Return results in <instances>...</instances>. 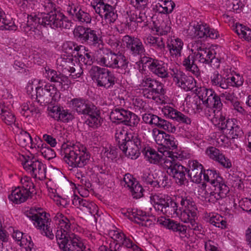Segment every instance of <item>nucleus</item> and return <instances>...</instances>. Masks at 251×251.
I'll use <instances>...</instances> for the list:
<instances>
[{
    "mask_svg": "<svg viewBox=\"0 0 251 251\" xmlns=\"http://www.w3.org/2000/svg\"><path fill=\"white\" fill-rule=\"evenodd\" d=\"M61 153L64 161L70 167L77 168L75 176L78 178H81L82 184L86 187L90 188L91 184L86 179L91 157L87 148L81 145H71L64 143L61 147Z\"/></svg>",
    "mask_w": 251,
    "mask_h": 251,
    "instance_id": "nucleus-1",
    "label": "nucleus"
},
{
    "mask_svg": "<svg viewBox=\"0 0 251 251\" xmlns=\"http://www.w3.org/2000/svg\"><path fill=\"white\" fill-rule=\"evenodd\" d=\"M48 2L44 5L45 9L47 7L52 8L50 11L41 14V17L36 16L30 17L31 21L38 22L44 26L50 25L52 28H60L61 29H70L72 27L73 23L68 19V17L57 10L54 7L55 4L50 0H47Z\"/></svg>",
    "mask_w": 251,
    "mask_h": 251,
    "instance_id": "nucleus-2",
    "label": "nucleus"
},
{
    "mask_svg": "<svg viewBox=\"0 0 251 251\" xmlns=\"http://www.w3.org/2000/svg\"><path fill=\"white\" fill-rule=\"evenodd\" d=\"M115 139L119 149L127 158L135 160L139 157L143 147L141 140L138 135L129 137L126 131L118 130L115 133Z\"/></svg>",
    "mask_w": 251,
    "mask_h": 251,
    "instance_id": "nucleus-3",
    "label": "nucleus"
},
{
    "mask_svg": "<svg viewBox=\"0 0 251 251\" xmlns=\"http://www.w3.org/2000/svg\"><path fill=\"white\" fill-rule=\"evenodd\" d=\"M70 102L73 109L78 114L89 116L85 121L86 124L89 126L95 128L101 125L103 120L95 105L87 103L85 100L79 98L73 99Z\"/></svg>",
    "mask_w": 251,
    "mask_h": 251,
    "instance_id": "nucleus-4",
    "label": "nucleus"
},
{
    "mask_svg": "<svg viewBox=\"0 0 251 251\" xmlns=\"http://www.w3.org/2000/svg\"><path fill=\"white\" fill-rule=\"evenodd\" d=\"M38 84L36 88V99L40 104L46 105L60 99V93L54 85L46 83L43 80H39Z\"/></svg>",
    "mask_w": 251,
    "mask_h": 251,
    "instance_id": "nucleus-5",
    "label": "nucleus"
},
{
    "mask_svg": "<svg viewBox=\"0 0 251 251\" xmlns=\"http://www.w3.org/2000/svg\"><path fill=\"white\" fill-rule=\"evenodd\" d=\"M42 209L38 208H31L25 212V215L33 222L34 225L38 229L42 230L41 233L50 238L52 239L54 234L52 233V228L48 225L49 219L47 217L48 215L45 212L40 211Z\"/></svg>",
    "mask_w": 251,
    "mask_h": 251,
    "instance_id": "nucleus-6",
    "label": "nucleus"
},
{
    "mask_svg": "<svg viewBox=\"0 0 251 251\" xmlns=\"http://www.w3.org/2000/svg\"><path fill=\"white\" fill-rule=\"evenodd\" d=\"M22 187H18L12 191L9 199L13 202L20 204L26 201L29 197L36 194L35 186L31 179L25 176L21 179Z\"/></svg>",
    "mask_w": 251,
    "mask_h": 251,
    "instance_id": "nucleus-7",
    "label": "nucleus"
},
{
    "mask_svg": "<svg viewBox=\"0 0 251 251\" xmlns=\"http://www.w3.org/2000/svg\"><path fill=\"white\" fill-rule=\"evenodd\" d=\"M98 63L101 66L114 69H119L126 72L129 62L126 57L119 51L115 53L111 50H108L102 56L99 58Z\"/></svg>",
    "mask_w": 251,
    "mask_h": 251,
    "instance_id": "nucleus-8",
    "label": "nucleus"
},
{
    "mask_svg": "<svg viewBox=\"0 0 251 251\" xmlns=\"http://www.w3.org/2000/svg\"><path fill=\"white\" fill-rule=\"evenodd\" d=\"M140 86L143 88V94L148 99L155 100L165 94L163 84L150 77L146 76L142 80Z\"/></svg>",
    "mask_w": 251,
    "mask_h": 251,
    "instance_id": "nucleus-9",
    "label": "nucleus"
},
{
    "mask_svg": "<svg viewBox=\"0 0 251 251\" xmlns=\"http://www.w3.org/2000/svg\"><path fill=\"white\" fill-rule=\"evenodd\" d=\"M92 78L96 80L98 85L109 88L113 86L116 80V77L111 71L105 68L94 66L90 70Z\"/></svg>",
    "mask_w": 251,
    "mask_h": 251,
    "instance_id": "nucleus-10",
    "label": "nucleus"
},
{
    "mask_svg": "<svg viewBox=\"0 0 251 251\" xmlns=\"http://www.w3.org/2000/svg\"><path fill=\"white\" fill-rule=\"evenodd\" d=\"M217 125L222 130H226L232 139L241 137L243 135L242 129L235 119L226 118L225 116L221 114Z\"/></svg>",
    "mask_w": 251,
    "mask_h": 251,
    "instance_id": "nucleus-11",
    "label": "nucleus"
},
{
    "mask_svg": "<svg viewBox=\"0 0 251 251\" xmlns=\"http://www.w3.org/2000/svg\"><path fill=\"white\" fill-rule=\"evenodd\" d=\"M164 164L168 168L167 173L174 178L177 184L182 185L188 182L186 178L187 168L180 163L165 160Z\"/></svg>",
    "mask_w": 251,
    "mask_h": 251,
    "instance_id": "nucleus-12",
    "label": "nucleus"
},
{
    "mask_svg": "<svg viewBox=\"0 0 251 251\" xmlns=\"http://www.w3.org/2000/svg\"><path fill=\"white\" fill-rule=\"evenodd\" d=\"M124 45L127 50L129 56H141L145 54L146 50L141 40L138 38L126 35L123 38Z\"/></svg>",
    "mask_w": 251,
    "mask_h": 251,
    "instance_id": "nucleus-13",
    "label": "nucleus"
},
{
    "mask_svg": "<svg viewBox=\"0 0 251 251\" xmlns=\"http://www.w3.org/2000/svg\"><path fill=\"white\" fill-rule=\"evenodd\" d=\"M22 157L25 160V162H22L25 169L29 171L35 178L39 180H42L46 178V167L45 165L34 158L26 159L24 156H22Z\"/></svg>",
    "mask_w": 251,
    "mask_h": 251,
    "instance_id": "nucleus-14",
    "label": "nucleus"
},
{
    "mask_svg": "<svg viewBox=\"0 0 251 251\" xmlns=\"http://www.w3.org/2000/svg\"><path fill=\"white\" fill-rule=\"evenodd\" d=\"M67 12L76 22L82 24H89L91 22L92 19L90 14L74 4L68 5Z\"/></svg>",
    "mask_w": 251,
    "mask_h": 251,
    "instance_id": "nucleus-15",
    "label": "nucleus"
},
{
    "mask_svg": "<svg viewBox=\"0 0 251 251\" xmlns=\"http://www.w3.org/2000/svg\"><path fill=\"white\" fill-rule=\"evenodd\" d=\"M72 202L75 206L82 210L88 216L90 215L93 216L96 219L95 215L98 214V209L95 203L89 202L86 199L75 195L72 200Z\"/></svg>",
    "mask_w": 251,
    "mask_h": 251,
    "instance_id": "nucleus-16",
    "label": "nucleus"
},
{
    "mask_svg": "<svg viewBox=\"0 0 251 251\" xmlns=\"http://www.w3.org/2000/svg\"><path fill=\"white\" fill-rule=\"evenodd\" d=\"M177 200L179 201L180 204L184 207L183 217L187 216L189 218H195L198 212L197 206L195 202L190 197H178Z\"/></svg>",
    "mask_w": 251,
    "mask_h": 251,
    "instance_id": "nucleus-17",
    "label": "nucleus"
},
{
    "mask_svg": "<svg viewBox=\"0 0 251 251\" xmlns=\"http://www.w3.org/2000/svg\"><path fill=\"white\" fill-rule=\"evenodd\" d=\"M203 173V167L196 160L189 161L188 167L187 168V176L191 181L199 183L201 181Z\"/></svg>",
    "mask_w": 251,
    "mask_h": 251,
    "instance_id": "nucleus-18",
    "label": "nucleus"
},
{
    "mask_svg": "<svg viewBox=\"0 0 251 251\" xmlns=\"http://www.w3.org/2000/svg\"><path fill=\"white\" fill-rule=\"evenodd\" d=\"M57 224L60 226V227L56 231V238L57 243L59 246V242L60 241L67 240L66 241L69 242V241L72 240L70 237H72V235H75L69 231L71 224L69 220L67 218H63V219H62ZM65 241L66 242V241Z\"/></svg>",
    "mask_w": 251,
    "mask_h": 251,
    "instance_id": "nucleus-19",
    "label": "nucleus"
},
{
    "mask_svg": "<svg viewBox=\"0 0 251 251\" xmlns=\"http://www.w3.org/2000/svg\"><path fill=\"white\" fill-rule=\"evenodd\" d=\"M174 81L179 87L188 91L193 89L194 79L190 76H188L181 71L176 70L172 74Z\"/></svg>",
    "mask_w": 251,
    "mask_h": 251,
    "instance_id": "nucleus-20",
    "label": "nucleus"
},
{
    "mask_svg": "<svg viewBox=\"0 0 251 251\" xmlns=\"http://www.w3.org/2000/svg\"><path fill=\"white\" fill-rule=\"evenodd\" d=\"M69 242L61 240L59 242V248L63 251H84L85 247L76 235H73ZM67 241V240H65Z\"/></svg>",
    "mask_w": 251,
    "mask_h": 251,
    "instance_id": "nucleus-21",
    "label": "nucleus"
},
{
    "mask_svg": "<svg viewBox=\"0 0 251 251\" xmlns=\"http://www.w3.org/2000/svg\"><path fill=\"white\" fill-rule=\"evenodd\" d=\"M157 223L174 232H178L181 238L186 236V227L180 223L163 217L158 219Z\"/></svg>",
    "mask_w": 251,
    "mask_h": 251,
    "instance_id": "nucleus-22",
    "label": "nucleus"
},
{
    "mask_svg": "<svg viewBox=\"0 0 251 251\" xmlns=\"http://www.w3.org/2000/svg\"><path fill=\"white\" fill-rule=\"evenodd\" d=\"M213 186L214 189L210 193L208 201L209 202L214 203L218 200L226 198L229 191V189L223 182Z\"/></svg>",
    "mask_w": 251,
    "mask_h": 251,
    "instance_id": "nucleus-23",
    "label": "nucleus"
},
{
    "mask_svg": "<svg viewBox=\"0 0 251 251\" xmlns=\"http://www.w3.org/2000/svg\"><path fill=\"white\" fill-rule=\"evenodd\" d=\"M196 56V60L203 64H210L214 57V54L208 48L201 46L197 48V51L194 52Z\"/></svg>",
    "mask_w": 251,
    "mask_h": 251,
    "instance_id": "nucleus-24",
    "label": "nucleus"
},
{
    "mask_svg": "<svg viewBox=\"0 0 251 251\" xmlns=\"http://www.w3.org/2000/svg\"><path fill=\"white\" fill-rule=\"evenodd\" d=\"M131 215H129V219L142 226H147L151 224V221L146 215V213L141 210L131 209Z\"/></svg>",
    "mask_w": 251,
    "mask_h": 251,
    "instance_id": "nucleus-25",
    "label": "nucleus"
},
{
    "mask_svg": "<svg viewBox=\"0 0 251 251\" xmlns=\"http://www.w3.org/2000/svg\"><path fill=\"white\" fill-rule=\"evenodd\" d=\"M84 44L101 49L103 46V41L98 30L89 28Z\"/></svg>",
    "mask_w": 251,
    "mask_h": 251,
    "instance_id": "nucleus-26",
    "label": "nucleus"
},
{
    "mask_svg": "<svg viewBox=\"0 0 251 251\" xmlns=\"http://www.w3.org/2000/svg\"><path fill=\"white\" fill-rule=\"evenodd\" d=\"M46 77L51 82L58 83L61 87L63 86L68 85L70 83L68 77L59 72L50 69L46 70Z\"/></svg>",
    "mask_w": 251,
    "mask_h": 251,
    "instance_id": "nucleus-27",
    "label": "nucleus"
},
{
    "mask_svg": "<svg viewBox=\"0 0 251 251\" xmlns=\"http://www.w3.org/2000/svg\"><path fill=\"white\" fill-rule=\"evenodd\" d=\"M163 112L165 115L179 123L190 125L191 120L187 116L171 107H165Z\"/></svg>",
    "mask_w": 251,
    "mask_h": 251,
    "instance_id": "nucleus-28",
    "label": "nucleus"
},
{
    "mask_svg": "<svg viewBox=\"0 0 251 251\" xmlns=\"http://www.w3.org/2000/svg\"><path fill=\"white\" fill-rule=\"evenodd\" d=\"M150 70L154 75L161 78H167L169 76L168 65L161 60L153 61L150 66Z\"/></svg>",
    "mask_w": 251,
    "mask_h": 251,
    "instance_id": "nucleus-29",
    "label": "nucleus"
},
{
    "mask_svg": "<svg viewBox=\"0 0 251 251\" xmlns=\"http://www.w3.org/2000/svg\"><path fill=\"white\" fill-rule=\"evenodd\" d=\"M208 28L206 24L194 23L190 24L188 31L191 36L200 38H206L207 34L208 33Z\"/></svg>",
    "mask_w": 251,
    "mask_h": 251,
    "instance_id": "nucleus-30",
    "label": "nucleus"
},
{
    "mask_svg": "<svg viewBox=\"0 0 251 251\" xmlns=\"http://www.w3.org/2000/svg\"><path fill=\"white\" fill-rule=\"evenodd\" d=\"M196 56L194 53L189 55L182 62V65L187 71L191 72L193 75L199 76L200 75V69L195 63Z\"/></svg>",
    "mask_w": 251,
    "mask_h": 251,
    "instance_id": "nucleus-31",
    "label": "nucleus"
},
{
    "mask_svg": "<svg viewBox=\"0 0 251 251\" xmlns=\"http://www.w3.org/2000/svg\"><path fill=\"white\" fill-rule=\"evenodd\" d=\"M15 139L18 144L23 147H28L31 149L36 147L31 136L25 131L21 130L16 136Z\"/></svg>",
    "mask_w": 251,
    "mask_h": 251,
    "instance_id": "nucleus-32",
    "label": "nucleus"
},
{
    "mask_svg": "<svg viewBox=\"0 0 251 251\" xmlns=\"http://www.w3.org/2000/svg\"><path fill=\"white\" fill-rule=\"evenodd\" d=\"M151 125H154L158 127L171 133H174L176 130V127L175 126H173L169 121L161 119L155 115H154L152 117Z\"/></svg>",
    "mask_w": 251,
    "mask_h": 251,
    "instance_id": "nucleus-33",
    "label": "nucleus"
},
{
    "mask_svg": "<svg viewBox=\"0 0 251 251\" xmlns=\"http://www.w3.org/2000/svg\"><path fill=\"white\" fill-rule=\"evenodd\" d=\"M183 45V43L181 39L176 38L174 40H172L170 43L168 44L167 47L172 56L178 57L181 55V50Z\"/></svg>",
    "mask_w": 251,
    "mask_h": 251,
    "instance_id": "nucleus-34",
    "label": "nucleus"
},
{
    "mask_svg": "<svg viewBox=\"0 0 251 251\" xmlns=\"http://www.w3.org/2000/svg\"><path fill=\"white\" fill-rule=\"evenodd\" d=\"M215 94V92L212 89L203 87L200 88L197 96L202 100L203 104L207 107L209 102L213 100V96Z\"/></svg>",
    "mask_w": 251,
    "mask_h": 251,
    "instance_id": "nucleus-35",
    "label": "nucleus"
},
{
    "mask_svg": "<svg viewBox=\"0 0 251 251\" xmlns=\"http://www.w3.org/2000/svg\"><path fill=\"white\" fill-rule=\"evenodd\" d=\"M143 152L147 160L151 163L157 164L162 157V154H158L156 151L150 147L144 148Z\"/></svg>",
    "mask_w": 251,
    "mask_h": 251,
    "instance_id": "nucleus-36",
    "label": "nucleus"
},
{
    "mask_svg": "<svg viewBox=\"0 0 251 251\" xmlns=\"http://www.w3.org/2000/svg\"><path fill=\"white\" fill-rule=\"evenodd\" d=\"M212 85L220 87L222 89H227L229 87L228 78L223 77L218 73L214 74L211 77Z\"/></svg>",
    "mask_w": 251,
    "mask_h": 251,
    "instance_id": "nucleus-37",
    "label": "nucleus"
},
{
    "mask_svg": "<svg viewBox=\"0 0 251 251\" xmlns=\"http://www.w3.org/2000/svg\"><path fill=\"white\" fill-rule=\"evenodd\" d=\"M39 151L44 157L47 160L54 158L56 156L54 150L50 148L46 143L39 144L37 146Z\"/></svg>",
    "mask_w": 251,
    "mask_h": 251,
    "instance_id": "nucleus-38",
    "label": "nucleus"
},
{
    "mask_svg": "<svg viewBox=\"0 0 251 251\" xmlns=\"http://www.w3.org/2000/svg\"><path fill=\"white\" fill-rule=\"evenodd\" d=\"M89 27H85L83 26H77L74 30L73 34L77 41L84 44L86 38L88 30Z\"/></svg>",
    "mask_w": 251,
    "mask_h": 251,
    "instance_id": "nucleus-39",
    "label": "nucleus"
},
{
    "mask_svg": "<svg viewBox=\"0 0 251 251\" xmlns=\"http://www.w3.org/2000/svg\"><path fill=\"white\" fill-rule=\"evenodd\" d=\"M177 205L176 203L171 198L167 197L165 199V205L164 208V214L166 215H173L177 214Z\"/></svg>",
    "mask_w": 251,
    "mask_h": 251,
    "instance_id": "nucleus-40",
    "label": "nucleus"
},
{
    "mask_svg": "<svg viewBox=\"0 0 251 251\" xmlns=\"http://www.w3.org/2000/svg\"><path fill=\"white\" fill-rule=\"evenodd\" d=\"M30 17H33L31 15L28 16V20L27 24H24L21 26L22 30L25 33L30 35L32 34L33 32H35L36 30L35 25L38 22H35L33 21H31L29 19Z\"/></svg>",
    "mask_w": 251,
    "mask_h": 251,
    "instance_id": "nucleus-41",
    "label": "nucleus"
},
{
    "mask_svg": "<svg viewBox=\"0 0 251 251\" xmlns=\"http://www.w3.org/2000/svg\"><path fill=\"white\" fill-rule=\"evenodd\" d=\"M0 116L2 121L8 125H10L15 122V116L3 108L1 109Z\"/></svg>",
    "mask_w": 251,
    "mask_h": 251,
    "instance_id": "nucleus-42",
    "label": "nucleus"
},
{
    "mask_svg": "<svg viewBox=\"0 0 251 251\" xmlns=\"http://www.w3.org/2000/svg\"><path fill=\"white\" fill-rule=\"evenodd\" d=\"M29 105L28 103H24L22 106L21 114L25 117H28L30 115H33L38 112V110L32 105L29 102Z\"/></svg>",
    "mask_w": 251,
    "mask_h": 251,
    "instance_id": "nucleus-43",
    "label": "nucleus"
},
{
    "mask_svg": "<svg viewBox=\"0 0 251 251\" xmlns=\"http://www.w3.org/2000/svg\"><path fill=\"white\" fill-rule=\"evenodd\" d=\"M123 248V251L127 250V249L132 248L133 251H143L137 245L134 244L131 240L127 238L126 236L123 238L121 243H118Z\"/></svg>",
    "mask_w": 251,
    "mask_h": 251,
    "instance_id": "nucleus-44",
    "label": "nucleus"
},
{
    "mask_svg": "<svg viewBox=\"0 0 251 251\" xmlns=\"http://www.w3.org/2000/svg\"><path fill=\"white\" fill-rule=\"evenodd\" d=\"M56 114L58 115V118L63 122H68L69 120L73 119V115L68 112V110H64L60 107L56 109Z\"/></svg>",
    "mask_w": 251,
    "mask_h": 251,
    "instance_id": "nucleus-45",
    "label": "nucleus"
},
{
    "mask_svg": "<svg viewBox=\"0 0 251 251\" xmlns=\"http://www.w3.org/2000/svg\"><path fill=\"white\" fill-rule=\"evenodd\" d=\"M129 189L134 198L139 199L143 195L144 189L142 186L137 181Z\"/></svg>",
    "mask_w": 251,
    "mask_h": 251,
    "instance_id": "nucleus-46",
    "label": "nucleus"
},
{
    "mask_svg": "<svg viewBox=\"0 0 251 251\" xmlns=\"http://www.w3.org/2000/svg\"><path fill=\"white\" fill-rule=\"evenodd\" d=\"M140 121L139 118L134 113L130 111L129 115L128 118H126L124 125L134 127L137 126Z\"/></svg>",
    "mask_w": 251,
    "mask_h": 251,
    "instance_id": "nucleus-47",
    "label": "nucleus"
},
{
    "mask_svg": "<svg viewBox=\"0 0 251 251\" xmlns=\"http://www.w3.org/2000/svg\"><path fill=\"white\" fill-rule=\"evenodd\" d=\"M228 78L229 87H239L243 85L244 79L239 75H235Z\"/></svg>",
    "mask_w": 251,
    "mask_h": 251,
    "instance_id": "nucleus-48",
    "label": "nucleus"
},
{
    "mask_svg": "<svg viewBox=\"0 0 251 251\" xmlns=\"http://www.w3.org/2000/svg\"><path fill=\"white\" fill-rule=\"evenodd\" d=\"M213 98V100L209 102V104H208L206 107L209 108H214L217 109H221L223 106V103L221 102V96L217 95L216 93L214 95Z\"/></svg>",
    "mask_w": 251,
    "mask_h": 251,
    "instance_id": "nucleus-49",
    "label": "nucleus"
},
{
    "mask_svg": "<svg viewBox=\"0 0 251 251\" xmlns=\"http://www.w3.org/2000/svg\"><path fill=\"white\" fill-rule=\"evenodd\" d=\"M123 248L121 246L120 244L118 243H115V241L113 244H110L109 248L106 246L102 245L99 248V251H123Z\"/></svg>",
    "mask_w": 251,
    "mask_h": 251,
    "instance_id": "nucleus-50",
    "label": "nucleus"
},
{
    "mask_svg": "<svg viewBox=\"0 0 251 251\" xmlns=\"http://www.w3.org/2000/svg\"><path fill=\"white\" fill-rule=\"evenodd\" d=\"M79 61L83 63L86 65H91L93 63V57L90 53H86L84 55L77 53Z\"/></svg>",
    "mask_w": 251,
    "mask_h": 251,
    "instance_id": "nucleus-51",
    "label": "nucleus"
},
{
    "mask_svg": "<svg viewBox=\"0 0 251 251\" xmlns=\"http://www.w3.org/2000/svg\"><path fill=\"white\" fill-rule=\"evenodd\" d=\"M161 6L163 9L162 12L163 13L168 14L173 11L175 7V3L172 0H165L164 1V5H162Z\"/></svg>",
    "mask_w": 251,
    "mask_h": 251,
    "instance_id": "nucleus-52",
    "label": "nucleus"
},
{
    "mask_svg": "<svg viewBox=\"0 0 251 251\" xmlns=\"http://www.w3.org/2000/svg\"><path fill=\"white\" fill-rule=\"evenodd\" d=\"M165 136L166 141L164 146H166L169 149H176L177 147V145L176 144V141L173 136L167 134Z\"/></svg>",
    "mask_w": 251,
    "mask_h": 251,
    "instance_id": "nucleus-53",
    "label": "nucleus"
},
{
    "mask_svg": "<svg viewBox=\"0 0 251 251\" xmlns=\"http://www.w3.org/2000/svg\"><path fill=\"white\" fill-rule=\"evenodd\" d=\"M221 151L214 147H209L207 148L205 152L209 157L213 160L216 159V157L219 154Z\"/></svg>",
    "mask_w": 251,
    "mask_h": 251,
    "instance_id": "nucleus-54",
    "label": "nucleus"
},
{
    "mask_svg": "<svg viewBox=\"0 0 251 251\" xmlns=\"http://www.w3.org/2000/svg\"><path fill=\"white\" fill-rule=\"evenodd\" d=\"M220 96L223 98H225L228 104H232L237 99L233 92L222 93Z\"/></svg>",
    "mask_w": 251,
    "mask_h": 251,
    "instance_id": "nucleus-55",
    "label": "nucleus"
},
{
    "mask_svg": "<svg viewBox=\"0 0 251 251\" xmlns=\"http://www.w3.org/2000/svg\"><path fill=\"white\" fill-rule=\"evenodd\" d=\"M136 181H135L134 178L133 176L129 174H126L123 178V182L125 183L123 184L125 186L126 185L127 187L129 189L131 188Z\"/></svg>",
    "mask_w": 251,
    "mask_h": 251,
    "instance_id": "nucleus-56",
    "label": "nucleus"
},
{
    "mask_svg": "<svg viewBox=\"0 0 251 251\" xmlns=\"http://www.w3.org/2000/svg\"><path fill=\"white\" fill-rule=\"evenodd\" d=\"M141 178L142 181L145 184L147 185H148L149 183H150L153 179L155 178L153 175L151 174L150 171H149L144 172Z\"/></svg>",
    "mask_w": 251,
    "mask_h": 251,
    "instance_id": "nucleus-57",
    "label": "nucleus"
},
{
    "mask_svg": "<svg viewBox=\"0 0 251 251\" xmlns=\"http://www.w3.org/2000/svg\"><path fill=\"white\" fill-rule=\"evenodd\" d=\"M165 205V199L160 198L157 201L154 202V207L155 210L160 211L164 214Z\"/></svg>",
    "mask_w": 251,
    "mask_h": 251,
    "instance_id": "nucleus-58",
    "label": "nucleus"
},
{
    "mask_svg": "<svg viewBox=\"0 0 251 251\" xmlns=\"http://www.w3.org/2000/svg\"><path fill=\"white\" fill-rule=\"evenodd\" d=\"M167 133L163 131L158 130V134L155 136V140L156 143L159 145L164 146L165 142V135Z\"/></svg>",
    "mask_w": 251,
    "mask_h": 251,
    "instance_id": "nucleus-59",
    "label": "nucleus"
},
{
    "mask_svg": "<svg viewBox=\"0 0 251 251\" xmlns=\"http://www.w3.org/2000/svg\"><path fill=\"white\" fill-rule=\"evenodd\" d=\"M121 108H115L112 110L110 114V118L112 120H118L120 122L122 116H121Z\"/></svg>",
    "mask_w": 251,
    "mask_h": 251,
    "instance_id": "nucleus-60",
    "label": "nucleus"
},
{
    "mask_svg": "<svg viewBox=\"0 0 251 251\" xmlns=\"http://www.w3.org/2000/svg\"><path fill=\"white\" fill-rule=\"evenodd\" d=\"M157 180L160 188H165L168 184V176L163 173L158 176Z\"/></svg>",
    "mask_w": 251,
    "mask_h": 251,
    "instance_id": "nucleus-61",
    "label": "nucleus"
},
{
    "mask_svg": "<svg viewBox=\"0 0 251 251\" xmlns=\"http://www.w3.org/2000/svg\"><path fill=\"white\" fill-rule=\"evenodd\" d=\"M195 218L187 219L189 220V224L188 226L189 228L193 230L194 231L200 232L201 227L198 226V224L195 221Z\"/></svg>",
    "mask_w": 251,
    "mask_h": 251,
    "instance_id": "nucleus-62",
    "label": "nucleus"
},
{
    "mask_svg": "<svg viewBox=\"0 0 251 251\" xmlns=\"http://www.w3.org/2000/svg\"><path fill=\"white\" fill-rule=\"evenodd\" d=\"M104 153L108 158L113 160L117 156V149L114 147L110 148L109 150L105 151Z\"/></svg>",
    "mask_w": 251,
    "mask_h": 251,
    "instance_id": "nucleus-63",
    "label": "nucleus"
},
{
    "mask_svg": "<svg viewBox=\"0 0 251 251\" xmlns=\"http://www.w3.org/2000/svg\"><path fill=\"white\" fill-rule=\"evenodd\" d=\"M118 18V15L114 11L108 15L104 16V18L107 23L111 24L114 23Z\"/></svg>",
    "mask_w": 251,
    "mask_h": 251,
    "instance_id": "nucleus-64",
    "label": "nucleus"
}]
</instances>
